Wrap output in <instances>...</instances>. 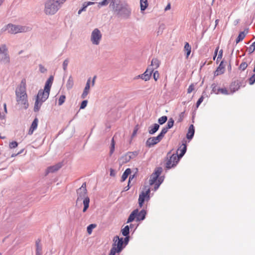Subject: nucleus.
<instances>
[{
  "mask_svg": "<svg viewBox=\"0 0 255 255\" xmlns=\"http://www.w3.org/2000/svg\"><path fill=\"white\" fill-rule=\"evenodd\" d=\"M149 188L148 186H145L144 187L143 190L142 191L139 196L138 204L140 208L142 207L144 201H147L149 199Z\"/></svg>",
  "mask_w": 255,
  "mask_h": 255,
  "instance_id": "obj_9",
  "label": "nucleus"
},
{
  "mask_svg": "<svg viewBox=\"0 0 255 255\" xmlns=\"http://www.w3.org/2000/svg\"><path fill=\"white\" fill-rule=\"evenodd\" d=\"M124 241V245L125 246V247L128 244V237H126L125 239H124V240H123Z\"/></svg>",
  "mask_w": 255,
  "mask_h": 255,
  "instance_id": "obj_56",
  "label": "nucleus"
},
{
  "mask_svg": "<svg viewBox=\"0 0 255 255\" xmlns=\"http://www.w3.org/2000/svg\"><path fill=\"white\" fill-rule=\"evenodd\" d=\"M146 212L144 210H142L140 212H137L136 215L137 220L138 221L143 220L145 218Z\"/></svg>",
  "mask_w": 255,
  "mask_h": 255,
  "instance_id": "obj_24",
  "label": "nucleus"
},
{
  "mask_svg": "<svg viewBox=\"0 0 255 255\" xmlns=\"http://www.w3.org/2000/svg\"><path fill=\"white\" fill-rule=\"evenodd\" d=\"M223 50L221 49L219 51V54H218V57H217V60H218L219 59H221L222 57V56H223Z\"/></svg>",
  "mask_w": 255,
  "mask_h": 255,
  "instance_id": "obj_55",
  "label": "nucleus"
},
{
  "mask_svg": "<svg viewBox=\"0 0 255 255\" xmlns=\"http://www.w3.org/2000/svg\"><path fill=\"white\" fill-rule=\"evenodd\" d=\"M167 120V118L166 116H163L158 119V122L160 125L164 124Z\"/></svg>",
  "mask_w": 255,
  "mask_h": 255,
  "instance_id": "obj_38",
  "label": "nucleus"
},
{
  "mask_svg": "<svg viewBox=\"0 0 255 255\" xmlns=\"http://www.w3.org/2000/svg\"><path fill=\"white\" fill-rule=\"evenodd\" d=\"M240 20L239 19H236L234 21V24L235 25L237 24L239 22Z\"/></svg>",
  "mask_w": 255,
  "mask_h": 255,
  "instance_id": "obj_63",
  "label": "nucleus"
},
{
  "mask_svg": "<svg viewBox=\"0 0 255 255\" xmlns=\"http://www.w3.org/2000/svg\"><path fill=\"white\" fill-rule=\"evenodd\" d=\"M115 11L117 12L119 16L128 18L131 14V10L127 2L123 1V2L121 4V6L117 8Z\"/></svg>",
  "mask_w": 255,
  "mask_h": 255,
  "instance_id": "obj_7",
  "label": "nucleus"
},
{
  "mask_svg": "<svg viewBox=\"0 0 255 255\" xmlns=\"http://www.w3.org/2000/svg\"><path fill=\"white\" fill-rule=\"evenodd\" d=\"M95 3L94 2H91V1H89V2H85L84 3L83 5V7H82V8L80 9L78 12V14H81V13L83 11H85L86 10V8L87 7V6L89 5H91V4H94Z\"/></svg>",
  "mask_w": 255,
  "mask_h": 255,
  "instance_id": "obj_31",
  "label": "nucleus"
},
{
  "mask_svg": "<svg viewBox=\"0 0 255 255\" xmlns=\"http://www.w3.org/2000/svg\"><path fill=\"white\" fill-rule=\"evenodd\" d=\"M18 145V143L16 141H12L9 143V147L10 148H14Z\"/></svg>",
  "mask_w": 255,
  "mask_h": 255,
  "instance_id": "obj_49",
  "label": "nucleus"
},
{
  "mask_svg": "<svg viewBox=\"0 0 255 255\" xmlns=\"http://www.w3.org/2000/svg\"><path fill=\"white\" fill-rule=\"evenodd\" d=\"M179 157L177 154H172L169 152L167 155L166 161V167L170 169L175 166L179 161Z\"/></svg>",
  "mask_w": 255,
  "mask_h": 255,
  "instance_id": "obj_8",
  "label": "nucleus"
},
{
  "mask_svg": "<svg viewBox=\"0 0 255 255\" xmlns=\"http://www.w3.org/2000/svg\"><path fill=\"white\" fill-rule=\"evenodd\" d=\"M134 177V175H132V176H130L129 178V180H128V186H129V183L130 182V181L132 180V178H133Z\"/></svg>",
  "mask_w": 255,
  "mask_h": 255,
  "instance_id": "obj_61",
  "label": "nucleus"
},
{
  "mask_svg": "<svg viewBox=\"0 0 255 255\" xmlns=\"http://www.w3.org/2000/svg\"><path fill=\"white\" fill-rule=\"evenodd\" d=\"M68 62H69V61L67 59L64 60V61L63 62V69H64V71L66 70V69H67Z\"/></svg>",
  "mask_w": 255,
  "mask_h": 255,
  "instance_id": "obj_53",
  "label": "nucleus"
},
{
  "mask_svg": "<svg viewBox=\"0 0 255 255\" xmlns=\"http://www.w3.org/2000/svg\"><path fill=\"white\" fill-rule=\"evenodd\" d=\"M113 243L109 255H119L125 248L123 238L116 236L113 238Z\"/></svg>",
  "mask_w": 255,
  "mask_h": 255,
  "instance_id": "obj_5",
  "label": "nucleus"
},
{
  "mask_svg": "<svg viewBox=\"0 0 255 255\" xmlns=\"http://www.w3.org/2000/svg\"><path fill=\"white\" fill-rule=\"evenodd\" d=\"M169 128L167 127L163 128L162 129L160 133L158 134L159 136L162 139L163 137L164 136V135L166 134V133L167 132Z\"/></svg>",
  "mask_w": 255,
  "mask_h": 255,
  "instance_id": "obj_36",
  "label": "nucleus"
},
{
  "mask_svg": "<svg viewBox=\"0 0 255 255\" xmlns=\"http://www.w3.org/2000/svg\"><path fill=\"white\" fill-rule=\"evenodd\" d=\"M223 62H221L219 67L215 71V74L219 75L223 74L224 71V67L222 65Z\"/></svg>",
  "mask_w": 255,
  "mask_h": 255,
  "instance_id": "obj_28",
  "label": "nucleus"
},
{
  "mask_svg": "<svg viewBox=\"0 0 255 255\" xmlns=\"http://www.w3.org/2000/svg\"><path fill=\"white\" fill-rule=\"evenodd\" d=\"M245 33H240L239 35H238L237 38L236 40V44L242 41L245 38Z\"/></svg>",
  "mask_w": 255,
  "mask_h": 255,
  "instance_id": "obj_34",
  "label": "nucleus"
},
{
  "mask_svg": "<svg viewBox=\"0 0 255 255\" xmlns=\"http://www.w3.org/2000/svg\"><path fill=\"white\" fill-rule=\"evenodd\" d=\"M92 32H100L98 28H95Z\"/></svg>",
  "mask_w": 255,
  "mask_h": 255,
  "instance_id": "obj_64",
  "label": "nucleus"
},
{
  "mask_svg": "<svg viewBox=\"0 0 255 255\" xmlns=\"http://www.w3.org/2000/svg\"><path fill=\"white\" fill-rule=\"evenodd\" d=\"M137 212H138V210L137 209L134 210L129 215V216L128 219L127 223H129V222L133 221L134 220V219L135 218V217H136V215H137Z\"/></svg>",
  "mask_w": 255,
  "mask_h": 255,
  "instance_id": "obj_25",
  "label": "nucleus"
},
{
  "mask_svg": "<svg viewBox=\"0 0 255 255\" xmlns=\"http://www.w3.org/2000/svg\"><path fill=\"white\" fill-rule=\"evenodd\" d=\"M212 92L216 94H219L220 88H219L216 85L213 84L212 86Z\"/></svg>",
  "mask_w": 255,
  "mask_h": 255,
  "instance_id": "obj_37",
  "label": "nucleus"
},
{
  "mask_svg": "<svg viewBox=\"0 0 255 255\" xmlns=\"http://www.w3.org/2000/svg\"><path fill=\"white\" fill-rule=\"evenodd\" d=\"M108 3H109V1H108L107 0H103L102 1L99 3V5H100L101 6L106 5Z\"/></svg>",
  "mask_w": 255,
  "mask_h": 255,
  "instance_id": "obj_54",
  "label": "nucleus"
},
{
  "mask_svg": "<svg viewBox=\"0 0 255 255\" xmlns=\"http://www.w3.org/2000/svg\"><path fill=\"white\" fill-rule=\"evenodd\" d=\"M61 167V165L60 164H57L56 165L50 166L47 169V172L50 173V172H54L56 171H57L58 169H59Z\"/></svg>",
  "mask_w": 255,
  "mask_h": 255,
  "instance_id": "obj_23",
  "label": "nucleus"
},
{
  "mask_svg": "<svg viewBox=\"0 0 255 255\" xmlns=\"http://www.w3.org/2000/svg\"><path fill=\"white\" fill-rule=\"evenodd\" d=\"M124 0H111L110 6H112L115 11L117 8L121 6V4L123 2Z\"/></svg>",
  "mask_w": 255,
  "mask_h": 255,
  "instance_id": "obj_19",
  "label": "nucleus"
},
{
  "mask_svg": "<svg viewBox=\"0 0 255 255\" xmlns=\"http://www.w3.org/2000/svg\"><path fill=\"white\" fill-rule=\"evenodd\" d=\"M240 87V84L238 81L233 82L230 86V91L231 93H233L238 91Z\"/></svg>",
  "mask_w": 255,
  "mask_h": 255,
  "instance_id": "obj_17",
  "label": "nucleus"
},
{
  "mask_svg": "<svg viewBox=\"0 0 255 255\" xmlns=\"http://www.w3.org/2000/svg\"><path fill=\"white\" fill-rule=\"evenodd\" d=\"M218 50H219V47H217L215 51V55H214V56L213 57V59L215 60V58L217 56V53H218Z\"/></svg>",
  "mask_w": 255,
  "mask_h": 255,
  "instance_id": "obj_58",
  "label": "nucleus"
},
{
  "mask_svg": "<svg viewBox=\"0 0 255 255\" xmlns=\"http://www.w3.org/2000/svg\"><path fill=\"white\" fill-rule=\"evenodd\" d=\"M153 72V68H151L150 67H148L146 71L141 75H138L136 77V79L140 78L145 81L149 80L151 78V74Z\"/></svg>",
  "mask_w": 255,
  "mask_h": 255,
  "instance_id": "obj_11",
  "label": "nucleus"
},
{
  "mask_svg": "<svg viewBox=\"0 0 255 255\" xmlns=\"http://www.w3.org/2000/svg\"><path fill=\"white\" fill-rule=\"evenodd\" d=\"M161 139L158 135L156 137H149L146 141V146L148 147L153 146L159 142Z\"/></svg>",
  "mask_w": 255,
  "mask_h": 255,
  "instance_id": "obj_12",
  "label": "nucleus"
},
{
  "mask_svg": "<svg viewBox=\"0 0 255 255\" xmlns=\"http://www.w3.org/2000/svg\"><path fill=\"white\" fill-rule=\"evenodd\" d=\"M131 173V170L130 168H127L122 175L121 181L123 182L126 180L128 176Z\"/></svg>",
  "mask_w": 255,
  "mask_h": 255,
  "instance_id": "obj_26",
  "label": "nucleus"
},
{
  "mask_svg": "<svg viewBox=\"0 0 255 255\" xmlns=\"http://www.w3.org/2000/svg\"><path fill=\"white\" fill-rule=\"evenodd\" d=\"M204 99L203 96H201L198 100L196 103V107L198 108L201 103L203 102Z\"/></svg>",
  "mask_w": 255,
  "mask_h": 255,
  "instance_id": "obj_52",
  "label": "nucleus"
},
{
  "mask_svg": "<svg viewBox=\"0 0 255 255\" xmlns=\"http://www.w3.org/2000/svg\"><path fill=\"white\" fill-rule=\"evenodd\" d=\"M219 94H224V95H228L230 94V93H229L228 91L227 90V89L226 88H220Z\"/></svg>",
  "mask_w": 255,
  "mask_h": 255,
  "instance_id": "obj_43",
  "label": "nucleus"
},
{
  "mask_svg": "<svg viewBox=\"0 0 255 255\" xmlns=\"http://www.w3.org/2000/svg\"><path fill=\"white\" fill-rule=\"evenodd\" d=\"M96 226L95 224H90L89 226H88L87 231L89 235H90L92 233L93 229L95 228Z\"/></svg>",
  "mask_w": 255,
  "mask_h": 255,
  "instance_id": "obj_41",
  "label": "nucleus"
},
{
  "mask_svg": "<svg viewBox=\"0 0 255 255\" xmlns=\"http://www.w3.org/2000/svg\"><path fill=\"white\" fill-rule=\"evenodd\" d=\"M248 67V64L246 62H242L240 65V69L242 70H245Z\"/></svg>",
  "mask_w": 255,
  "mask_h": 255,
  "instance_id": "obj_47",
  "label": "nucleus"
},
{
  "mask_svg": "<svg viewBox=\"0 0 255 255\" xmlns=\"http://www.w3.org/2000/svg\"><path fill=\"white\" fill-rule=\"evenodd\" d=\"M170 8H171L170 4V3H168V4L166 5V6L165 7V9H164V10H165V11H167V10H168L170 9Z\"/></svg>",
  "mask_w": 255,
  "mask_h": 255,
  "instance_id": "obj_59",
  "label": "nucleus"
},
{
  "mask_svg": "<svg viewBox=\"0 0 255 255\" xmlns=\"http://www.w3.org/2000/svg\"><path fill=\"white\" fill-rule=\"evenodd\" d=\"M40 71L42 73L46 71V69L44 68V67L40 65L39 66Z\"/></svg>",
  "mask_w": 255,
  "mask_h": 255,
  "instance_id": "obj_57",
  "label": "nucleus"
},
{
  "mask_svg": "<svg viewBox=\"0 0 255 255\" xmlns=\"http://www.w3.org/2000/svg\"><path fill=\"white\" fill-rule=\"evenodd\" d=\"M195 132L194 127L193 125H191L188 128V132L186 137L188 139H191L192 138Z\"/></svg>",
  "mask_w": 255,
  "mask_h": 255,
  "instance_id": "obj_21",
  "label": "nucleus"
},
{
  "mask_svg": "<svg viewBox=\"0 0 255 255\" xmlns=\"http://www.w3.org/2000/svg\"><path fill=\"white\" fill-rule=\"evenodd\" d=\"M77 199L76 203L81 202L83 200L84 204L83 212H85L89 206L90 199L87 195V191L86 189V183H83L81 187L77 190Z\"/></svg>",
  "mask_w": 255,
  "mask_h": 255,
  "instance_id": "obj_4",
  "label": "nucleus"
},
{
  "mask_svg": "<svg viewBox=\"0 0 255 255\" xmlns=\"http://www.w3.org/2000/svg\"><path fill=\"white\" fill-rule=\"evenodd\" d=\"M65 99L66 97L65 95L60 96L58 100V105L59 106L62 105L65 102Z\"/></svg>",
  "mask_w": 255,
  "mask_h": 255,
  "instance_id": "obj_40",
  "label": "nucleus"
},
{
  "mask_svg": "<svg viewBox=\"0 0 255 255\" xmlns=\"http://www.w3.org/2000/svg\"><path fill=\"white\" fill-rule=\"evenodd\" d=\"M35 246H36V251L35 254L36 255H42V245L41 244V240L40 239H37L35 242Z\"/></svg>",
  "mask_w": 255,
  "mask_h": 255,
  "instance_id": "obj_15",
  "label": "nucleus"
},
{
  "mask_svg": "<svg viewBox=\"0 0 255 255\" xmlns=\"http://www.w3.org/2000/svg\"><path fill=\"white\" fill-rule=\"evenodd\" d=\"M158 177H157V175H155V174L152 173L151 174V175L150 176V179H149V184L150 185L154 184L156 182V180H157Z\"/></svg>",
  "mask_w": 255,
  "mask_h": 255,
  "instance_id": "obj_33",
  "label": "nucleus"
},
{
  "mask_svg": "<svg viewBox=\"0 0 255 255\" xmlns=\"http://www.w3.org/2000/svg\"><path fill=\"white\" fill-rule=\"evenodd\" d=\"M191 46L188 42H186L184 47V50L186 52V58H188L191 53Z\"/></svg>",
  "mask_w": 255,
  "mask_h": 255,
  "instance_id": "obj_30",
  "label": "nucleus"
},
{
  "mask_svg": "<svg viewBox=\"0 0 255 255\" xmlns=\"http://www.w3.org/2000/svg\"><path fill=\"white\" fill-rule=\"evenodd\" d=\"M255 50V48L252 45H250V47L248 48V51L250 54L253 53Z\"/></svg>",
  "mask_w": 255,
  "mask_h": 255,
  "instance_id": "obj_50",
  "label": "nucleus"
},
{
  "mask_svg": "<svg viewBox=\"0 0 255 255\" xmlns=\"http://www.w3.org/2000/svg\"><path fill=\"white\" fill-rule=\"evenodd\" d=\"M96 78V76H95L93 78V81H92V86H93L94 85V84H95V81Z\"/></svg>",
  "mask_w": 255,
  "mask_h": 255,
  "instance_id": "obj_62",
  "label": "nucleus"
},
{
  "mask_svg": "<svg viewBox=\"0 0 255 255\" xmlns=\"http://www.w3.org/2000/svg\"><path fill=\"white\" fill-rule=\"evenodd\" d=\"M159 126L157 124H154L153 127H150L149 129V133L151 134H154L159 129Z\"/></svg>",
  "mask_w": 255,
  "mask_h": 255,
  "instance_id": "obj_27",
  "label": "nucleus"
},
{
  "mask_svg": "<svg viewBox=\"0 0 255 255\" xmlns=\"http://www.w3.org/2000/svg\"><path fill=\"white\" fill-rule=\"evenodd\" d=\"M195 89V85L194 84H191L188 87L187 89V93L190 94L192 92H193Z\"/></svg>",
  "mask_w": 255,
  "mask_h": 255,
  "instance_id": "obj_44",
  "label": "nucleus"
},
{
  "mask_svg": "<svg viewBox=\"0 0 255 255\" xmlns=\"http://www.w3.org/2000/svg\"><path fill=\"white\" fill-rule=\"evenodd\" d=\"M129 227L128 226H126L122 230V233L123 236H127L129 234Z\"/></svg>",
  "mask_w": 255,
  "mask_h": 255,
  "instance_id": "obj_35",
  "label": "nucleus"
},
{
  "mask_svg": "<svg viewBox=\"0 0 255 255\" xmlns=\"http://www.w3.org/2000/svg\"><path fill=\"white\" fill-rule=\"evenodd\" d=\"M174 120L172 118H170L168 121V123L167 124V128H170L173 127L174 125Z\"/></svg>",
  "mask_w": 255,
  "mask_h": 255,
  "instance_id": "obj_39",
  "label": "nucleus"
},
{
  "mask_svg": "<svg viewBox=\"0 0 255 255\" xmlns=\"http://www.w3.org/2000/svg\"><path fill=\"white\" fill-rule=\"evenodd\" d=\"M153 77L155 81L158 79L159 78V74L158 71H155L153 72Z\"/></svg>",
  "mask_w": 255,
  "mask_h": 255,
  "instance_id": "obj_46",
  "label": "nucleus"
},
{
  "mask_svg": "<svg viewBox=\"0 0 255 255\" xmlns=\"http://www.w3.org/2000/svg\"><path fill=\"white\" fill-rule=\"evenodd\" d=\"M1 30L2 32H28L31 30V28L29 26L9 23L3 26Z\"/></svg>",
  "mask_w": 255,
  "mask_h": 255,
  "instance_id": "obj_6",
  "label": "nucleus"
},
{
  "mask_svg": "<svg viewBox=\"0 0 255 255\" xmlns=\"http://www.w3.org/2000/svg\"><path fill=\"white\" fill-rule=\"evenodd\" d=\"M160 64V61L159 60L156 58H154L152 59L151 65L149 67H150L151 68H153L154 70V69L158 68L159 67Z\"/></svg>",
  "mask_w": 255,
  "mask_h": 255,
  "instance_id": "obj_20",
  "label": "nucleus"
},
{
  "mask_svg": "<svg viewBox=\"0 0 255 255\" xmlns=\"http://www.w3.org/2000/svg\"><path fill=\"white\" fill-rule=\"evenodd\" d=\"M3 54V55L0 58V61L4 63H9L10 59L8 54V49L5 45H2L0 47V54Z\"/></svg>",
  "mask_w": 255,
  "mask_h": 255,
  "instance_id": "obj_10",
  "label": "nucleus"
},
{
  "mask_svg": "<svg viewBox=\"0 0 255 255\" xmlns=\"http://www.w3.org/2000/svg\"><path fill=\"white\" fill-rule=\"evenodd\" d=\"M186 151V145L185 144H182V148L181 149H178L177 151V154L178 155V157H179V159L180 158L182 157L183 155L185 154Z\"/></svg>",
  "mask_w": 255,
  "mask_h": 255,
  "instance_id": "obj_22",
  "label": "nucleus"
},
{
  "mask_svg": "<svg viewBox=\"0 0 255 255\" xmlns=\"http://www.w3.org/2000/svg\"><path fill=\"white\" fill-rule=\"evenodd\" d=\"M132 156L131 152H128L122 156L119 159L120 163L122 164H125L130 161Z\"/></svg>",
  "mask_w": 255,
  "mask_h": 255,
  "instance_id": "obj_13",
  "label": "nucleus"
},
{
  "mask_svg": "<svg viewBox=\"0 0 255 255\" xmlns=\"http://www.w3.org/2000/svg\"><path fill=\"white\" fill-rule=\"evenodd\" d=\"M160 184V183H159L158 184H157V183L155 184V185L154 187L155 190H156L159 187Z\"/></svg>",
  "mask_w": 255,
  "mask_h": 255,
  "instance_id": "obj_60",
  "label": "nucleus"
},
{
  "mask_svg": "<svg viewBox=\"0 0 255 255\" xmlns=\"http://www.w3.org/2000/svg\"><path fill=\"white\" fill-rule=\"evenodd\" d=\"M53 81V77L50 76L46 82L44 90L38 91L34 107L35 112H38L42 104L48 99Z\"/></svg>",
  "mask_w": 255,
  "mask_h": 255,
  "instance_id": "obj_1",
  "label": "nucleus"
},
{
  "mask_svg": "<svg viewBox=\"0 0 255 255\" xmlns=\"http://www.w3.org/2000/svg\"><path fill=\"white\" fill-rule=\"evenodd\" d=\"M26 87V80L23 79L21 80L20 84L15 91L16 100L17 104L21 108L25 109L28 107Z\"/></svg>",
  "mask_w": 255,
  "mask_h": 255,
  "instance_id": "obj_2",
  "label": "nucleus"
},
{
  "mask_svg": "<svg viewBox=\"0 0 255 255\" xmlns=\"http://www.w3.org/2000/svg\"><path fill=\"white\" fill-rule=\"evenodd\" d=\"M74 85V81L72 77L70 76L67 82L66 87L68 89H71L72 88Z\"/></svg>",
  "mask_w": 255,
  "mask_h": 255,
  "instance_id": "obj_29",
  "label": "nucleus"
},
{
  "mask_svg": "<svg viewBox=\"0 0 255 255\" xmlns=\"http://www.w3.org/2000/svg\"><path fill=\"white\" fill-rule=\"evenodd\" d=\"M66 0H47L45 3L44 12L46 14H54Z\"/></svg>",
  "mask_w": 255,
  "mask_h": 255,
  "instance_id": "obj_3",
  "label": "nucleus"
},
{
  "mask_svg": "<svg viewBox=\"0 0 255 255\" xmlns=\"http://www.w3.org/2000/svg\"><path fill=\"white\" fill-rule=\"evenodd\" d=\"M87 103H88V101L87 100L83 101L81 104L80 109H84L87 106Z\"/></svg>",
  "mask_w": 255,
  "mask_h": 255,
  "instance_id": "obj_51",
  "label": "nucleus"
},
{
  "mask_svg": "<svg viewBox=\"0 0 255 255\" xmlns=\"http://www.w3.org/2000/svg\"><path fill=\"white\" fill-rule=\"evenodd\" d=\"M102 37L101 33H92L91 35V41L94 44H98Z\"/></svg>",
  "mask_w": 255,
  "mask_h": 255,
  "instance_id": "obj_14",
  "label": "nucleus"
},
{
  "mask_svg": "<svg viewBox=\"0 0 255 255\" xmlns=\"http://www.w3.org/2000/svg\"><path fill=\"white\" fill-rule=\"evenodd\" d=\"M115 143L114 140V138H113L111 142V149H110V154H112L115 150Z\"/></svg>",
  "mask_w": 255,
  "mask_h": 255,
  "instance_id": "obj_45",
  "label": "nucleus"
},
{
  "mask_svg": "<svg viewBox=\"0 0 255 255\" xmlns=\"http://www.w3.org/2000/svg\"><path fill=\"white\" fill-rule=\"evenodd\" d=\"M255 82V73L253 74L249 79V84L253 85Z\"/></svg>",
  "mask_w": 255,
  "mask_h": 255,
  "instance_id": "obj_48",
  "label": "nucleus"
},
{
  "mask_svg": "<svg viewBox=\"0 0 255 255\" xmlns=\"http://www.w3.org/2000/svg\"><path fill=\"white\" fill-rule=\"evenodd\" d=\"M38 119L37 118H35L34 120V121H33V122L31 125V127L29 129V131L28 132V134L29 135H31L33 133V131L37 128V126H38Z\"/></svg>",
  "mask_w": 255,
  "mask_h": 255,
  "instance_id": "obj_18",
  "label": "nucleus"
},
{
  "mask_svg": "<svg viewBox=\"0 0 255 255\" xmlns=\"http://www.w3.org/2000/svg\"><path fill=\"white\" fill-rule=\"evenodd\" d=\"M162 171V169L161 167H158L155 169V171L154 173H153L155 175H157V177H158L161 173Z\"/></svg>",
  "mask_w": 255,
  "mask_h": 255,
  "instance_id": "obj_42",
  "label": "nucleus"
},
{
  "mask_svg": "<svg viewBox=\"0 0 255 255\" xmlns=\"http://www.w3.org/2000/svg\"><path fill=\"white\" fill-rule=\"evenodd\" d=\"M140 9L141 10H144L148 6V3L147 0H140Z\"/></svg>",
  "mask_w": 255,
  "mask_h": 255,
  "instance_id": "obj_32",
  "label": "nucleus"
},
{
  "mask_svg": "<svg viewBox=\"0 0 255 255\" xmlns=\"http://www.w3.org/2000/svg\"><path fill=\"white\" fill-rule=\"evenodd\" d=\"M90 82H91V79L89 78L87 80L86 86H85L84 91L81 95V98L82 99H85L87 97V96L88 95V94L89 92L90 87Z\"/></svg>",
  "mask_w": 255,
  "mask_h": 255,
  "instance_id": "obj_16",
  "label": "nucleus"
}]
</instances>
